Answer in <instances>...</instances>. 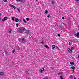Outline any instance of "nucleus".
<instances>
[{
    "instance_id": "cd10ccee",
    "label": "nucleus",
    "mask_w": 79,
    "mask_h": 79,
    "mask_svg": "<svg viewBox=\"0 0 79 79\" xmlns=\"http://www.w3.org/2000/svg\"><path fill=\"white\" fill-rule=\"evenodd\" d=\"M60 77L61 79H63V77H62V76H60Z\"/></svg>"
},
{
    "instance_id": "b1692460",
    "label": "nucleus",
    "mask_w": 79,
    "mask_h": 79,
    "mask_svg": "<svg viewBox=\"0 0 79 79\" xmlns=\"http://www.w3.org/2000/svg\"><path fill=\"white\" fill-rule=\"evenodd\" d=\"M27 75H29L30 74L29 73L28 71H27Z\"/></svg>"
},
{
    "instance_id": "c85d7f7f",
    "label": "nucleus",
    "mask_w": 79,
    "mask_h": 79,
    "mask_svg": "<svg viewBox=\"0 0 79 79\" xmlns=\"http://www.w3.org/2000/svg\"><path fill=\"white\" fill-rule=\"evenodd\" d=\"M15 50L14 49V50L12 51V53H15Z\"/></svg>"
},
{
    "instance_id": "09e8293b",
    "label": "nucleus",
    "mask_w": 79,
    "mask_h": 79,
    "mask_svg": "<svg viewBox=\"0 0 79 79\" xmlns=\"http://www.w3.org/2000/svg\"><path fill=\"white\" fill-rule=\"evenodd\" d=\"M36 1H38L39 0H36Z\"/></svg>"
},
{
    "instance_id": "a878e982",
    "label": "nucleus",
    "mask_w": 79,
    "mask_h": 79,
    "mask_svg": "<svg viewBox=\"0 0 79 79\" xmlns=\"http://www.w3.org/2000/svg\"><path fill=\"white\" fill-rule=\"evenodd\" d=\"M61 74V73L60 72H59L58 73V75H60V74Z\"/></svg>"
},
{
    "instance_id": "412c9836",
    "label": "nucleus",
    "mask_w": 79,
    "mask_h": 79,
    "mask_svg": "<svg viewBox=\"0 0 79 79\" xmlns=\"http://www.w3.org/2000/svg\"><path fill=\"white\" fill-rule=\"evenodd\" d=\"M45 13L46 14H47V13H48V11L46 10L45 11Z\"/></svg>"
},
{
    "instance_id": "f8f14e48",
    "label": "nucleus",
    "mask_w": 79,
    "mask_h": 79,
    "mask_svg": "<svg viewBox=\"0 0 79 79\" xmlns=\"http://www.w3.org/2000/svg\"><path fill=\"white\" fill-rule=\"evenodd\" d=\"M3 74H4V73L3 72H0V76H2L3 75Z\"/></svg>"
},
{
    "instance_id": "393cba45",
    "label": "nucleus",
    "mask_w": 79,
    "mask_h": 79,
    "mask_svg": "<svg viewBox=\"0 0 79 79\" xmlns=\"http://www.w3.org/2000/svg\"><path fill=\"white\" fill-rule=\"evenodd\" d=\"M17 10L19 11V13H20L21 12L20 11V10L19 8H17Z\"/></svg>"
},
{
    "instance_id": "ea45409f",
    "label": "nucleus",
    "mask_w": 79,
    "mask_h": 79,
    "mask_svg": "<svg viewBox=\"0 0 79 79\" xmlns=\"http://www.w3.org/2000/svg\"><path fill=\"white\" fill-rule=\"evenodd\" d=\"M69 45H71V43L69 42Z\"/></svg>"
},
{
    "instance_id": "de8ad7c7",
    "label": "nucleus",
    "mask_w": 79,
    "mask_h": 79,
    "mask_svg": "<svg viewBox=\"0 0 79 79\" xmlns=\"http://www.w3.org/2000/svg\"><path fill=\"white\" fill-rule=\"evenodd\" d=\"M1 19V18L0 17V20Z\"/></svg>"
},
{
    "instance_id": "7ed1b4c3",
    "label": "nucleus",
    "mask_w": 79,
    "mask_h": 79,
    "mask_svg": "<svg viewBox=\"0 0 79 79\" xmlns=\"http://www.w3.org/2000/svg\"><path fill=\"white\" fill-rule=\"evenodd\" d=\"M9 6H10V7H12V8H13L14 9H16V7L14 5H11V4H9Z\"/></svg>"
},
{
    "instance_id": "0eeeda50",
    "label": "nucleus",
    "mask_w": 79,
    "mask_h": 79,
    "mask_svg": "<svg viewBox=\"0 0 79 79\" xmlns=\"http://www.w3.org/2000/svg\"><path fill=\"white\" fill-rule=\"evenodd\" d=\"M25 34H29V31L27 30H25Z\"/></svg>"
},
{
    "instance_id": "7c9ffc66",
    "label": "nucleus",
    "mask_w": 79,
    "mask_h": 79,
    "mask_svg": "<svg viewBox=\"0 0 79 79\" xmlns=\"http://www.w3.org/2000/svg\"><path fill=\"white\" fill-rule=\"evenodd\" d=\"M4 2H7V0H4Z\"/></svg>"
},
{
    "instance_id": "a19ab883",
    "label": "nucleus",
    "mask_w": 79,
    "mask_h": 79,
    "mask_svg": "<svg viewBox=\"0 0 79 79\" xmlns=\"http://www.w3.org/2000/svg\"><path fill=\"white\" fill-rule=\"evenodd\" d=\"M41 43H42V44H44V42L43 41L41 42Z\"/></svg>"
},
{
    "instance_id": "4468645a",
    "label": "nucleus",
    "mask_w": 79,
    "mask_h": 79,
    "mask_svg": "<svg viewBox=\"0 0 79 79\" xmlns=\"http://www.w3.org/2000/svg\"><path fill=\"white\" fill-rule=\"evenodd\" d=\"M43 71V70H42V69H40V73H42V72Z\"/></svg>"
},
{
    "instance_id": "9b49d317",
    "label": "nucleus",
    "mask_w": 79,
    "mask_h": 79,
    "mask_svg": "<svg viewBox=\"0 0 79 79\" xmlns=\"http://www.w3.org/2000/svg\"><path fill=\"white\" fill-rule=\"evenodd\" d=\"M51 3L52 5H55V1L54 0H53L51 2Z\"/></svg>"
},
{
    "instance_id": "6e6552de",
    "label": "nucleus",
    "mask_w": 79,
    "mask_h": 79,
    "mask_svg": "<svg viewBox=\"0 0 79 79\" xmlns=\"http://www.w3.org/2000/svg\"><path fill=\"white\" fill-rule=\"evenodd\" d=\"M4 52L5 53L6 55H8V52H7V51H6V49H5L4 50Z\"/></svg>"
},
{
    "instance_id": "dca6fc26",
    "label": "nucleus",
    "mask_w": 79,
    "mask_h": 79,
    "mask_svg": "<svg viewBox=\"0 0 79 79\" xmlns=\"http://www.w3.org/2000/svg\"><path fill=\"white\" fill-rule=\"evenodd\" d=\"M59 28L60 30H62V26H60Z\"/></svg>"
},
{
    "instance_id": "20e7f679",
    "label": "nucleus",
    "mask_w": 79,
    "mask_h": 79,
    "mask_svg": "<svg viewBox=\"0 0 79 79\" xmlns=\"http://www.w3.org/2000/svg\"><path fill=\"white\" fill-rule=\"evenodd\" d=\"M26 42V39H25L24 38H22V42L23 43V44H24L25 42Z\"/></svg>"
},
{
    "instance_id": "2f4dec72",
    "label": "nucleus",
    "mask_w": 79,
    "mask_h": 79,
    "mask_svg": "<svg viewBox=\"0 0 79 79\" xmlns=\"http://www.w3.org/2000/svg\"><path fill=\"white\" fill-rule=\"evenodd\" d=\"M50 15H48V16H47V17H48V18H50Z\"/></svg>"
},
{
    "instance_id": "f257e3e1",
    "label": "nucleus",
    "mask_w": 79,
    "mask_h": 79,
    "mask_svg": "<svg viewBox=\"0 0 79 79\" xmlns=\"http://www.w3.org/2000/svg\"><path fill=\"white\" fill-rule=\"evenodd\" d=\"M26 29L25 28L23 27H21L18 28V31L20 34L23 33V32H24L25 31Z\"/></svg>"
},
{
    "instance_id": "2eb2a0df",
    "label": "nucleus",
    "mask_w": 79,
    "mask_h": 79,
    "mask_svg": "<svg viewBox=\"0 0 79 79\" xmlns=\"http://www.w3.org/2000/svg\"><path fill=\"white\" fill-rule=\"evenodd\" d=\"M55 48V45H52V49H54Z\"/></svg>"
},
{
    "instance_id": "39448f33",
    "label": "nucleus",
    "mask_w": 79,
    "mask_h": 79,
    "mask_svg": "<svg viewBox=\"0 0 79 79\" xmlns=\"http://www.w3.org/2000/svg\"><path fill=\"white\" fill-rule=\"evenodd\" d=\"M16 1L17 2H22V3H24L25 2L24 0H16Z\"/></svg>"
},
{
    "instance_id": "423d86ee",
    "label": "nucleus",
    "mask_w": 79,
    "mask_h": 79,
    "mask_svg": "<svg viewBox=\"0 0 79 79\" xmlns=\"http://www.w3.org/2000/svg\"><path fill=\"white\" fill-rule=\"evenodd\" d=\"M8 19V17H5L2 20V21H5V20H6Z\"/></svg>"
},
{
    "instance_id": "37998d69",
    "label": "nucleus",
    "mask_w": 79,
    "mask_h": 79,
    "mask_svg": "<svg viewBox=\"0 0 79 79\" xmlns=\"http://www.w3.org/2000/svg\"><path fill=\"white\" fill-rule=\"evenodd\" d=\"M70 52H73V50H70Z\"/></svg>"
},
{
    "instance_id": "72a5a7b5",
    "label": "nucleus",
    "mask_w": 79,
    "mask_h": 79,
    "mask_svg": "<svg viewBox=\"0 0 79 79\" xmlns=\"http://www.w3.org/2000/svg\"><path fill=\"white\" fill-rule=\"evenodd\" d=\"M44 79H48V77H45Z\"/></svg>"
},
{
    "instance_id": "a18cd8bd",
    "label": "nucleus",
    "mask_w": 79,
    "mask_h": 79,
    "mask_svg": "<svg viewBox=\"0 0 79 79\" xmlns=\"http://www.w3.org/2000/svg\"><path fill=\"white\" fill-rule=\"evenodd\" d=\"M77 2H78V1H79V0H76Z\"/></svg>"
},
{
    "instance_id": "79ce46f5",
    "label": "nucleus",
    "mask_w": 79,
    "mask_h": 79,
    "mask_svg": "<svg viewBox=\"0 0 79 79\" xmlns=\"http://www.w3.org/2000/svg\"><path fill=\"white\" fill-rule=\"evenodd\" d=\"M18 50H19V48H18Z\"/></svg>"
},
{
    "instance_id": "4c0bfd02",
    "label": "nucleus",
    "mask_w": 79,
    "mask_h": 79,
    "mask_svg": "<svg viewBox=\"0 0 79 79\" xmlns=\"http://www.w3.org/2000/svg\"><path fill=\"white\" fill-rule=\"evenodd\" d=\"M42 69H43V71H44V68L43 67Z\"/></svg>"
},
{
    "instance_id": "4be33fe9",
    "label": "nucleus",
    "mask_w": 79,
    "mask_h": 79,
    "mask_svg": "<svg viewBox=\"0 0 79 79\" xmlns=\"http://www.w3.org/2000/svg\"><path fill=\"white\" fill-rule=\"evenodd\" d=\"M56 48L57 50H59V48L58 47V46H56Z\"/></svg>"
},
{
    "instance_id": "c9c22d12",
    "label": "nucleus",
    "mask_w": 79,
    "mask_h": 79,
    "mask_svg": "<svg viewBox=\"0 0 79 79\" xmlns=\"http://www.w3.org/2000/svg\"><path fill=\"white\" fill-rule=\"evenodd\" d=\"M16 25L17 27H18V24L17 23L16 24Z\"/></svg>"
},
{
    "instance_id": "c756f323",
    "label": "nucleus",
    "mask_w": 79,
    "mask_h": 79,
    "mask_svg": "<svg viewBox=\"0 0 79 79\" xmlns=\"http://www.w3.org/2000/svg\"><path fill=\"white\" fill-rule=\"evenodd\" d=\"M70 79H73V77H72V76H70Z\"/></svg>"
},
{
    "instance_id": "9d476101",
    "label": "nucleus",
    "mask_w": 79,
    "mask_h": 79,
    "mask_svg": "<svg viewBox=\"0 0 79 79\" xmlns=\"http://www.w3.org/2000/svg\"><path fill=\"white\" fill-rule=\"evenodd\" d=\"M15 22H18L19 21V19L18 18H15Z\"/></svg>"
},
{
    "instance_id": "473e14b6",
    "label": "nucleus",
    "mask_w": 79,
    "mask_h": 79,
    "mask_svg": "<svg viewBox=\"0 0 79 79\" xmlns=\"http://www.w3.org/2000/svg\"><path fill=\"white\" fill-rule=\"evenodd\" d=\"M58 37H60V34H58Z\"/></svg>"
},
{
    "instance_id": "1a4fd4ad",
    "label": "nucleus",
    "mask_w": 79,
    "mask_h": 79,
    "mask_svg": "<svg viewBox=\"0 0 79 79\" xmlns=\"http://www.w3.org/2000/svg\"><path fill=\"white\" fill-rule=\"evenodd\" d=\"M44 47L46 48H49V47L47 44L44 45Z\"/></svg>"
},
{
    "instance_id": "f704fd0d",
    "label": "nucleus",
    "mask_w": 79,
    "mask_h": 79,
    "mask_svg": "<svg viewBox=\"0 0 79 79\" xmlns=\"http://www.w3.org/2000/svg\"><path fill=\"white\" fill-rule=\"evenodd\" d=\"M73 50V47H72L71 48V50Z\"/></svg>"
},
{
    "instance_id": "a211bd4d",
    "label": "nucleus",
    "mask_w": 79,
    "mask_h": 79,
    "mask_svg": "<svg viewBox=\"0 0 79 79\" xmlns=\"http://www.w3.org/2000/svg\"><path fill=\"white\" fill-rule=\"evenodd\" d=\"M71 68L73 69H75V67L74 66H72L71 67Z\"/></svg>"
},
{
    "instance_id": "f3484780",
    "label": "nucleus",
    "mask_w": 79,
    "mask_h": 79,
    "mask_svg": "<svg viewBox=\"0 0 79 79\" xmlns=\"http://www.w3.org/2000/svg\"><path fill=\"white\" fill-rule=\"evenodd\" d=\"M68 52H71V49L69 48L68 49Z\"/></svg>"
},
{
    "instance_id": "58836bf2",
    "label": "nucleus",
    "mask_w": 79,
    "mask_h": 79,
    "mask_svg": "<svg viewBox=\"0 0 79 79\" xmlns=\"http://www.w3.org/2000/svg\"><path fill=\"white\" fill-rule=\"evenodd\" d=\"M18 40H19V41H21V39H19Z\"/></svg>"
},
{
    "instance_id": "5701e85b",
    "label": "nucleus",
    "mask_w": 79,
    "mask_h": 79,
    "mask_svg": "<svg viewBox=\"0 0 79 79\" xmlns=\"http://www.w3.org/2000/svg\"><path fill=\"white\" fill-rule=\"evenodd\" d=\"M12 21H15V17H12Z\"/></svg>"
},
{
    "instance_id": "f03ea898",
    "label": "nucleus",
    "mask_w": 79,
    "mask_h": 79,
    "mask_svg": "<svg viewBox=\"0 0 79 79\" xmlns=\"http://www.w3.org/2000/svg\"><path fill=\"white\" fill-rule=\"evenodd\" d=\"M73 34L75 36H76L77 37L79 38V32L76 33V32H74Z\"/></svg>"
},
{
    "instance_id": "c03bdc74",
    "label": "nucleus",
    "mask_w": 79,
    "mask_h": 79,
    "mask_svg": "<svg viewBox=\"0 0 79 79\" xmlns=\"http://www.w3.org/2000/svg\"><path fill=\"white\" fill-rule=\"evenodd\" d=\"M74 79H76V78L75 77H74Z\"/></svg>"
},
{
    "instance_id": "bb28decb",
    "label": "nucleus",
    "mask_w": 79,
    "mask_h": 79,
    "mask_svg": "<svg viewBox=\"0 0 79 79\" xmlns=\"http://www.w3.org/2000/svg\"><path fill=\"white\" fill-rule=\"evenodd\" d=\"M26 20L27 21H29V19L28 18H26Z\"/></svg>"
},
{
    "instance_id": "aec40b11",
    "label": "nucleus",
    "mask_w": 79,
    "mask_h": 79,
    "mask_svg": "<svg viewBox=\"0 0 79 79\" xmlns=\"http://www.w3.org/2000/svg\"><path fill=\"white\" fill-rule=\"evenodd\" d=\"M9 33L10 34L11 32V30H9Z\"/></svg>"
},
{
    "instance_id": "ddd939ff",
    "label": "nucleus",
    "mask_w": 79,
    "mask_h": 79,
    "mask_svg": "<svg viewBox=\"0 0 79 79\" xmlns=\"http://www.w3.org/2000/svg\"><path fill=\"white\" fill-rule=\"evenodd\" d=\"M70 64H71V65H74V62H72L70 63Z\"/></svg>"
},
{
    "instance_id": "6ab92c4d",
    "label": "nucleus",
    "mask_w": 79,
    "mask_h": 79,
    "mask_svg": "<svg viewBox=\"0 0 79 79\" xmlns=\"http://www.w3.org/2000/svg\"><path fill=\"white\" fill-rule=\"evenodd\" d=\"M23 21L24 23H27V22H26V20H25V19H23Z\"/></svg>"
},
{
    "instance_id": "49530a36",
    "label": "nucleus",
    "mask_w": 79,
    "mask_h": 79,
    "mask_svg": "<svg viewBox=\"0 0 79 79\" xmlns=\"http://www.w3.org/2000/svg\"><path fill=\"white\" fill-rule=\"evenodd\" d=\"M1 16V14L0 13V16Z\"/></svg>"
},
{
    "instance_id": "e433bc0d",
    "label": "nucleus",
    "mask_w": 79,
    "mask_h": 79,
    "mask_svg": "<svg viewBox=\"0 0 79 79\" xmlns=\"http://www.w3.org/2000/svg\"><path fill=\"white\" fill-rule=\"evenodd\" d=\"M62 19H64V17H62Z\"/></svg>"
}]
</instances>
